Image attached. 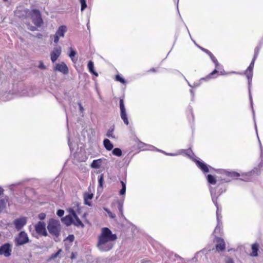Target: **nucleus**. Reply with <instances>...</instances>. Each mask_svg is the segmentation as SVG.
<instances>
[{
	"label": "nucleus",
	"instance_id": "obj_1",
	"mask_svg": "<svg viewBox=\"0 0 263 263\" xmlns=\"http://www.w3.org/2000/svg\"><path fill=\"white\" fill-rule=\"evenodd\" d=\"M116 234H112L108 228H103L101 234L98 236L97 247L102 251H108L111 250L114 246L112 241L117 239Z\"/></svg>",
	"mask_w": 263,
	"mask_h": 263
},
{
	"label": "nucleus",
	"instance_id": "obj_2",
	"mask_svg": "<svg viewBox=\"0 0 263 263\" xmlns=\"http://www.w3.org/2000/svg\"><path fill=\"white\" fill-rule=\"evenodd\" d=\"M81 209V208L78 205L76 207L68 209L67 211L69 214L63 217L61 221L67 226L72 224L76 227L83 228L84 225L78 216V214L80 213Z\"/></svg>",
	"mask_w": 263,
	"mask_h": 263
},
{
	"label": "nucleus",
	"instance_id": "obj_3",
	"mask_svg": "<svg viewBox=\"0 0 263 263\" xmlns=\"http://www.w3.org/2000/svg\"><path fill=\"white\" fill-rule=\"evenodd\" d=\"M26 14H28L33 23L37 27H41L43 24V20L40 11L38 9H34L31 10H25Z\"/></svg>",
	"mask_w": 263,
	"mask_h": 263
},
{
	"label": "nucleus",
	"instance_id": "obj_4",
	"mask_svg": "<svg viewBox=\"0 0 263 263\" xmlns=\"http://www.w3.org/2000/svg\"><path fill=\"white\" fill-rule=\"evenodd\" d=\"M47 229L51 235L56 237L59 236L61 230L59 220L53 218L49 219L48 222Z\"/></svg>",
	"mask_w": 263,
	"mask_h": 263
},
{
	"label": "nucleus",
	"instance_id": "obj_5",
	"mask_svg": "<svg viewBox=\"0 0 263 263\" xmlns=\"http://www.w3.org/2000/svg\"><path fill=\"white\" fill-rule=\"evenodd\" d=\"M29 241L27 234L24 231H21L15 238V243L16 246H22Z\"/></svg>",
	"mask_w": 263,
	"mask_h": 263
},
{
	"label": "nucleus",
	"instance_id": "obj_6",
	"mask_svg": "<svg viewBox=\"0 0 263 263\" xmlns=\"http://www.w3.org/2000/svg\"><path fill=\"white\" fill-rule=\"evenodd\" d=\"M37 234L41 236H46L47 233L46 230V224L44 222L39 221L34 226Z\"/></svg>",
	"mask_w": 263,
	"mask_h": 263
},
{
	"label": "nucleus",
	"instance_id": "obj_7",
	"mask_svg": "<svg viewBox=\"0 0 263 263\" xmlns=\"http://www.w3.org/2000/svg\"><path fill=\"white\" fill-rule=\"evenodd\" d=\"M11 252L12 246L9 243H5L0 247V255L7 257L11 255Z\"/></svg>",
	"mask_w": 263,
	"mask_h": 263
},
{
	"label": "nucleus",
	"instance_id": "obj_8",
	"mask_svg": "<svg viewBox=\"0 0 263 263\" xmlns=\"http://www.w3.org/2000/svg\"><path fill=\"white\" fill-rule=\"evenodd\" d=\"M120 116L121 118L123 121L124 123L128 125L129 124L126 112L125 107L124 104V101L123 99L120 100Z\"/></svg>",
	"mask_w": 263,
	"mask_h": 263
},
{
	"label": "nucleus",
	"instance_id": "obj_9",
	"mask_svg": "<svg viewBox=\"0 0 263 263\" xmlns=\"http://www.w3.org/2000/svg\"><path fill=\"white\" fill-rule=\"evenodd\" d=\"M67 31V28L66 26H60L57 30L54 39V42L57 44L59 41L60 37H64L65 32Z\"/></svg>",
	"mask_w": 263,
	"mask_h": 263
},
{
	"label": "nucleus",
	"instance_id": "obj_10",
	"mask_svg": "<svg viewBox=\"0 0 263 263\" xmlns=\"http://www.w3.org/2000/svg\"><path fill=\"white\" fill-rule=\"evenodd\" d=\"M216 249L218 252L223 251L226 249V243L224 240L220 237L216 238Z\"/></svg>",
	"mask_w": 263,
	"mask_h": 263
},
{
	"label": "nucleus",
	"instance_id": "obj_11",
	"mask_svg": "<svg viewBox=\"0 0 263 263\" xmlns=\"http://www.w3.org/2000/svg\"><path fill=\"white\" fill-rule=\"evenodd\" d=\"M27 222V219L26 217H22L20 218L16 219L14 221V224L16 229L18 230H21Z\"/></svg>",
	"mask_w": 263,
	"mask_h": 263
},
{
	"label": "nucleus",
	"instance_id": "obj_12",
	"mask_svg": "<svg viewBox=\"0 0 263 263\" xmlns=\"http://www.w3.org/2000/svg\"><path fill=\"white\" fill-rule=\"evenodd\" d=\"M61 53V49L60 47H57L54 48L53 50L51 53V60L54 63L57 61L58 58L60 57Z\"/></svg>",
	"mask_w": 263,
	"mask_h": 263
},
{
	"label": "nucleus",
	"instance_id": "obj_13",
	"mask_svg": "<svg viewBox=\"0 0 263 263\" xmlns=\"http://www.w3.org/2000/svg\"><path fill=\"white\" fill-rule=\"evenodd\" d=\"M55 70L60 71L65 74L68 73V68L67 65L63 62L57 64L55 66Z\"/></svg>",
	"mask_w": 263,
	"mask_h": 263
},
{
	"label": "nucleus",
	"instance_id": "obj_14",
	"mask_svg": "<svg viewBox=\"0 0 263 263\" xmlns=\"http://www.w3.org/2000/svg\"><path fill=\"white\" fill-rule=\"evenodd\" d=\"M197 166L204 173H208L209 172L208 166L203 162L199 161L198 160H195V161Z\"/></svg>",
	"mask_w": 263,
	"mask_h": 263
},
{
	"label": "nucleus",
	"instance_id": "obj_15",
	"mask_svg": "<svg viewBox=\"0 0 263 263\" xmlns=\"http://www.w3.org/2000/svg\"><path fill=\"white\" fill-rule=\"evenodd\" d=\"M252 252L250 256L252 257L258 256V251H259V244L257 242L254 243L251 245Z\"/></svg>",
	"mask_w": 263,
	"mask_h": 263
},
{
	"label": "nucleus",
	"instance_id": "obj_16",
	"mask_svg": "<svg viewBox=\"0 0 263 263\" xmlns=\"http://www.w3.org/2000/svg\"><path fill=\"white\" fill-rule=\"evenodd\" d=\"M93 195L92 193H85L84 194V203L85 204L90 206L91 202L90 200L92 199Z\"/></svg>",
	"mask_w": 263,
	"mask_h": 263
},
{
	"label": "nucleus",
	"instance_id": "obj_17",
	"mask_svg": "<svg viewBox=\"0 0 263 263\" xmlns=\"http://www.w3.org/2000/svg\"><path fill=\"white\" fill-rule=\"evenodd\" d=\"M103 159H104L100 158L93 160L91 164V167L93 168H100L102 163Z\"/></svg>",
	"mask_w": 263,
	"mask_h": 263
},
{
	"label": "nucleus",
	"instance_id": "obj_18",
	"mask_svg": "<svg viewBox=\"0 0 263 263\" xmlns=\"http://www.w3.org/2000/svg\"><path fill=\"white\" fill-rule=\"evenodd\" d=\"M87 67L90 73L94 74L96 77L98 76V73L94 70V64L92 61H89L88 62Z\"/></svg>",
	"mask_w": 263,
	"mask_h": 263
},
{
	"label": "nucleus",
	"instance_id": "obj_19",
	"mask_svg": "<svg viewBox=\"0 0 263 263\" xmlns=\"http://www.w3.org/2000/svg\"><path fill=\"white\" fill-rule=\"evenodd\" d=\"M103 144L104 147L107 151H111L113 148V144L108 139H105L104 140Z\"/></svg>",
	"mask_w": 263,
	"mask_h": 263
},
{
	"label": "nucleus",
	"instance_id": "obj_20",
	"mask_svg": "<svg viewBox=\"0 0 263 263\" xmlns=\"http://www.w3.org/2000/svg\"><path fill=\"white\" fill-rule=\"evenodd\" d=\"M225 174L227 176L232 178V179H237L238 177L240 176V174L236 172H228L227 171L225 173Z\"/></svg>",
	"mask_w": 263,
	"mask_h": 263
},
{
	"label": "nucleus",
	"instance_id": "obj_21",
	"mask_svg": "<svg viewBox=\"0 0 263 263\" xmlns=\"http://www.w3.org/2000/svg\"><path fill=\"white\" fill-rule=\"evenodd\" d=\"M8 200L9 198L7 196H6L5 198L0 200V212L5 209Z\"/></svg>",
	"mask_w": 263,
	"mask_h": 263
},
{
	"label": "nucleus",
	"instance_id": "obj_22",
	"mask_svg": "<svg viewBox=\"0 0 263 263\" xmlns=\"http://www.w3.org/2000/svg\"><path fill=\"white\" fill-rule=\"evenodd\" d=\"M253 73V71L248 69H246V71H245V74L248 79V83L249 84L251 83L252 81Z\"/></svg>",
	"mask_w": 263,
	"mask_h": 263
},
{
	"label": "nucleus",
	"instance_id": "obj_23",
	"mask_svg": "<svg viewBox=\"0 0 263 263\" xmlns=\"http://www.w3.org/2000/svg\"><path fill=\"white\" fill-rule=\"evenodd\" d=\"M208 182L211 184H215L216 183V179L215 177L211 174L208 175L206 176Z\"/></svg>",
	"mask_w": 263,
	"mask_h": 263
},
{
	"label": "nucleus",
	"instance_id": "obj_24",
	"mask_svg": "<svg viewBox=\"0 0 263 263\" xmlns=\"http://www.w3.org/2000/svg\"><path fill=\"white\" fill-rule=\"evenodd\" d=\"M122 185V189L119 192L120 195H124L126 192V183L123 181H120Z\"/></svg>",
	"mask_w": 263,
	"mask_h": 263
},
{
	"label": "nucleus",
	"instance_id": "obj_25",
	"mask_svg": "<svg viewBox=\"0 0 263 263\" xmlns=\"http://www.w3.org/2000/svg\"><path fill=\"white\" fill-rule=\"evenodd\" d=\"M122 185V189L119 192L120 195H124L126 192V183L123 181H120Z\"/></svg>",
	"mask_w": 263,
	"mask_h": 263
},
{
	"label": "nucleus",
	"instance_id": "obj_26",
	"mask_svg": "<svg viewBox=\"0 0 263 263\" xmlns=\"http://www.w3.org/2000/svg\"><path fill=\"white\" fill-rule=\"evenodd\" d=\"M104 183V175L103 174H101L98 176V183L99 187H103Z\"/></svg>",
	"mask_w": 263,
	"mask_h": 263
},
{
	"label": "nucleus",
	"instance_id": "obj_27",
	"mask_svg": "<svg viewBox=\"0 0 263 263\" xmlns=\"http://www.w3.org/2000/svg\"><path fill=\"white\" fill-rule=\"evenodd\" d=\"M260 49H261V46H258L255 48L254 54L253 59H254L255 60H256V59L258 55L259 52L260 50Z\"/></svg>",
	"mask_w": 263,
	"mask_h": 263
},
{
	"label": "nucleus",
	"instance_id": "obj_28",
	"mask_svg": "<svg viewBox=\"0 0 263 263\" xmlns=\"http://www.w3.org/2000/svg\"><path fill=\"white\" fill-rule=\"evenodd\" d=\"M113 155H115V156H118V157H120L122 156V151L121 150V149H120L119 148H114L113 150H112V152Z\"/></svg>",
	"mask_w": 263,
	"mask_h": 263
},
{
	"label": "nucleus",
	"instance_id": "obj_29",
	"mask_svg": "<svg viewBox=\"0 0 263 263\" xmlns=\"http://www.w3.org/2000/svg\"><path fill=\"white\" fill-rule=\"evenodd\" d=\"M79 1L81 5V10L83 11L87 7L86 0H79Z\"/></svg>",
	"mask_w": 263,
	"mask_h": 263
},
{
	"label": "nucleus",
	"instance_id": "obj_30",
	"mask_svg": "<svg viewBox=\"0 0 263 263\" xmlns=\"http://www.w3.org/2000/svg\"><path fill=\"white\" fill-rule=\"evenodd\" d=\"M201 49L205 53H206L207 54H208L211 59L213 58V57H215L212 53L211 52H210L209 50H208V49H205L204 48H201Z\"/></svg>",
	"mask_w": 263,
	"mask_h": 263
},
{
	"label": "nucleus",
	"instance_id": "obj_31",
	"mask_svg": "<svg viewBox=\"0 0 263 263\" xmlns=\"http://www.w3.org/2000/svg\"><path fill=\"white\" fill-rule=\"evenodd\" d=\"M201 49L205 53H206L207 54H208L211 59L213 58V57H215L212 53L211 52H210L209 50H208V49H205L204 48H201Z\"/></svg>",
	"mask_w": 263,
	"mask_h": 263
},
{
	"label": "nucleus",
	"instance_id": "obj_32",
	"mask_svg": "<svg viewBox=\"0 0 263 263\" xmlns=\"http://www.w3.org/2000/svg\"><path fill=\"white\" fill-rule=\"evenodd\" d=\"M201 49L205 53H206L207 54H208L211 59L213 58V57H215L212 53L211 52H210L209 50H208V49H205L204 48H201Z\"/></svg>",
	"mask_w": 263,
	"mask_h": 263
},
{
	"label": "nucleus",
	"instance_id": "obj_33",
	"mask_svg": "<svg viewBox=\"0 0 263 263\" xmlns=\"http://www.w3.org/2000/svg\"><path fill=\"white\" fill-rule=\"evenodd\" d=\"M201 49L205 53H206L207 54H208L211 59L213 58V57H215L212 53L211 52H210L209 50H208V49H205L204 48H201Z\"/></svg>",
	"mask_w": 263,
	"mask_h": 263
},
{
	"label": "nucleus",
	"instance_id": "obj_34",
	"mask_svg": "<svg viewBox=\"0 0 263 263\" xmlns=\"http://www.w3.org/2000/svg\"><path fill=\"white\" fill-rule=\"evenodd\" d=\"M201 49L205 53H206L207 54H208L211 59L213 58V57H215L212 53L211 52H210L209 50H208V49H205L204 48H201Z\"/></svg>",
	"mask_w": 263,
	"mask_h": 263
},
{
	"label": "nucleus",
	"instance_id": "obj_35",
	"mask_svg": "<svg viewBox=\"0 0 263 263\" xmlns=\"http://www.w3.org/2000/svg\"><path fill=\"white\" fill-rule=\"evenodd\" d=\"M201 49L205 53H206L207 54H208L211 59L213 58V57H215L212 53L211 52H210L209 50H208V49H205L204 48H201Z\"/></svg>",
	"mask_w": 263,
	"mask_h": 263
},
{
	"label": "nucleus",
	"instance_id": "obj_36",
	"mask_svg": "<svg viewBox=\"0 0 263 263\" xmlns=\"http://www.w3.org/2000/svg\"><path fill=\"white\" fill-rule=\"evenodd\" d=\"M201 49L205 53H206L207 54H208L211 59L213 58V57H215L212 53L211 52H210L209 50H208V49H205L204 48H201Z\"/></svg>",
	"mask_w": 263,
	"mask_h": 263
},
{
	"label": "nucleus",
	"instance_id": "obj_37",
	"mask_svg": "<svg viewBox=\"0 0 263 263\" xmlns=\"http://www.w3.org/2000/svg\"><path fill=\"white\" fill-rule=\"evenodd\" d=\"M201 49L205 53H206L207 54H208L211 59L213 58V57H215L212 53L211 52H210L209 50H208V49H205L204 48H201Z\"/></svg>",
	"mask_w": 263,
	"mask_h": 263
},
{
	"label": "nucleus",
	"instance_id": "obj_38",
	"mask_svg": "<svg viewBox=\"0 0 263 263\" xmlns=\"http://www.w3.org/2000/svg\"><path fill=\"white\" fill-rule=\"evenodd\" d=\"M201 49L205 53H206L207 54H208L211 59L213 58V57H215L212 53L211 52H210L209 50H208V49H205L204 48H201Z\"/></svg>",
	"mask_w": 263,
	"mask_h": 263
},
{
	"label": "nucleus",
	"instance_id": "obj_39",
	"mask_svg": "<svg viewBox=\"0 0 263 263\" xmlns=\"http://www.w3.org/2000/svg\"><path fill=\"white\" fill-rule=\"evenodd\" d=\"M255 61V60L252 59V61L251 62L249 67L247 68V69L253 71Z\"/></svg>",
	"mask_w": 263,
	"mask_h": 263
},
{
	"label": "nucleus",
	"instance_id": "obj_40",
	"mask_svg": "<svg viewBox=\"0 0 263 263\" xmlns=\"http://www.w3.org/2000/svg\"><path fill=\"white\" fill-rule=\"evenodd\" d=\"M116 80L122 84L125 83V80L123 78L120 77L119 75H116Z\"/></svg>",
	"mask_w": 263,
	"mask_h": 263
},
{
	"label": "nucleus",
	"instance_id": "obj_41",
	"mask_svg": "<svg viewBox=\"0 0 263 263\" xmlns=\"http://www.w3.org/2000/svg\"><path fill=\"white\" fill-rule=\"evenodd\" d=\"M76 52L73 50L72 48H70V52L69 54V56L70 57L72 61H74L73 57L76 55Z\"/></svg>",
	"mask_w": 263,
	"mask_h": 263
},
{
	"label": "nucleus",
	"instance_id": "obj_42",
	"mask_svg": "<svg viewBox=\"0 0 263 263\" xmlns=\"http://www.w3.org/2000/svg\"><path fill=\"white\" fill-rule=\"evenodd\" d=\"M74 236L73 235H69L66 238V240H68L70 242H72L74 241Z\"/></svg>",
	"mask_w": 263,
	"mask_h": 263
},
{
	"label": "nucleus",
	"instance_id": "obj_43",
	"mask_svg": "<svg viewBox=\"0 0 263 263\" xmlns=\"http://www.w3.org/2000/svg\"><path fill=\"white\" fill-rule=\"evenodd\" d=\"M217 72L218 71L217 70V69H215L212 72L210 73L208 77L210 78H214V75L217 73Z\"/></svg>",
	"mask_w": 263,
	"mask_h": 263
},
{
	"label": "nucleus",
	"instance_id": "obj_44",
	"mask_svg": "<svg viewBox=\"0 0 263 263\" xmlns=\"http://www.w3.org/2000/svg\"><path fill=\"white\" fill-rule=\"evenodd\" d=\"M213 62L215 64L216 67L217 68L219 66V63L215 57H213L211 59Z\"/></svg>",
	"mask_w": 263,
	"mask_h": 263
},
{
	"label": "nucleus",
	"instance_id": "obj_45",
	"mask_svg": "<svg viewBox=\"0 0 263 263\" xmlns=\"http://www.w3.org/2000/svg\"><path fill=\"white\" fill-rule=\"evenodd\" d=\"M57 214L59 217H62L64 214V211L63 210H59L57 212Z\"/></svg>",
	"mask_w": 263,
	"mask_h": 263
},
{
	"label": "nucleus",
	"instance_id": "obj_46",
	"mask_svg": "<svg viewBox=\"0 0 263 263\" xmlns=\"http://www.w3.org/2000/svg\"><path fill=\"white\" fill-rule=\"evenodd\" d=\"M112 135H113V129H111V130L109 129L108 130L106 136L108 137H114Z\"/></svg>",
	"mask_w": 263,
	"mask_h": 263
},
{
	"label": "nucleus",
	"instance_id": "obj_47",
	"mask_svg": "<svg viewBox=\"0 0 263 263\" xmlns=\"http://www.w3.org/2000/svg\"><path fill=\"white\" fill-rule=\"evenodd\" d=\"M39 218L41 220H44L46 217V214L44 213H40L39 215Z\"/></svg>",
	"mask_w": 263,
	"mask_h": 263
},
{
	"label": "nucleus",
	"instance_id": "obj_48",
	"mask_svg": "<svg viewBox=\"0 0 263 263\" xmlns=\"http://www.w3.org/2000/svg\"><path fill=\"white\" fill-rule=\"evenodd\" d=\"M61 251H62V250L60 249L56 253L52 254L51 258H56L58 256V255L61 253Z\"/></svg>",
	"mask_w": 263,
	"mask_h": 263
},
{
	"label": "nucleus",
	"instance_id": "obj_49",
	"mask_svg": "<svg viewBox=\"0 0 263 263\" xmlns=\"http://www.w3.org/2000/svg\"><path fill=\"white\" fill-rule=\"evenodd\" d=\"M37 26H30L29 27H28V29L30 30V31H35L37 30Z\"/></svg>",
	"mask_w": 263,
	"mask_h": 263
},
{
	"label": "nucleus",
	"instance_id": "obj_50",
	"mask_svg": "<svg viewBox=\"0 0 263 263\" xmlns=\"http://www.w3.org/2000/svg\"><path fill=\"white\" fill-rule=\"evenodd\" d=\"M39 67L42 69H46V66L44 65L42 62H40V64L39 65Z\"/></svg>",
	"mask_w": 263,
	"mask_h": 263
},
{
	"label": "nucleus",
	"instance_id": "obj_51",
	"mask_svg": "<svg viewBox=\"0 0 263 263\" xmlns=\"http://www.w3.org/2000/svg\"><path fill=\"white\" fill-rule=\"evenodd\" d=\"M226 263H234V261L232 258H229L227 259Z\"/></svg>",
	"mask_w": 263,
	"mask_h": 263
},
{
	"label": "nucleus",
	"instance_id": "obj_52",
	"mask_svg": "<svg viewBox=\"0 0 263 263\" xmlns=\"http://www.w3.org/2000/svg\"><path fill=\"white\" fill-rule=\"evenodd\" d=\"M108 214L109 215V216L112 218H115L116 217L115 215V214H113L111 212H108Z\"/></svg>",
	"mask_w": 263,
	"mask_h": 263
},
{
	"label": "nucleus",
	"instance_id": "obj_53",
	"mask_svg": "<svg viewBox=\"0 0 263 263\" xmlns=\"http://www.w3.org/2000/svg\"><path fill=\"white\" fill-rule=\"evenodd\" d=\"M119 210L120 211V212H121V214H122V206L121 205H119Z\"/></svg>",
	"mask_w": 263,
	"mask_h": 263
},
{
	"label": "nucleus",
	"instance_id": "obj_54",
	"mask_svg": "<svg viewBox=\"0 0 263 263\" xmlns=\"http://www.w3.org/2000/svg\"><path fill=\"white\" fill-rule=\"evenodd\" d=\"M43 36L42 34H41V33H37L36 34V37H37L38 38L40 39V38H42Z\"/></svg>",
	"mask_w": 263,
	"mask_h": 263
},
{
	"label": "nucleus",
	"instance_id": "obj_55",
	"mask_svg": "<svg viewBox=\"0 0 263 263\" xmlns=\"http://www.w3.org/2000/svg\"><path fill=\"white\" fill-rule=\"evenodd\" d=\"M4 190L3 189L0 187V196L3 194Z\"/></svg>",
	"mask_w": 263,
	"mask_h": 263
},
{
	"label": "nucleus",
	"instance_id": "obj_56",
	"mask_svg": "<svg viewBox=\"0 0 263 263\" xmlns=\"http://www.w3.org/2000/svg\"><path fill=\"white\" fill-rule=\"evenodd\" d=\"M75 257H76V256H75L74 254L73 253H72L71 255V258L73 259Z\"/></svg>",
	"mask_w": 263,
	"mask_h": 263
},
{
	"label": "nucleus",
	"instance_id": "obj_57",
	"mask_svg": "<svg viewBox=\"0 0 263 263\" xmlns=\"http://www.w3.org/2000/svg\"><path fill=\"white\" fill-rule=\"evenodd\" d=\"M150 71H153V72H156L157 70V69H155L154 68H152V69H150Z\"/></svg>",
	"mask_w": 263,
	"mask_h": 263
},
{
	"label": "nucleus",
	"instance_id": "obj_58",
	"mask_svg": "<svg viewBox=\"0 0 263 263\" xmlns=\"http://www.w3.org/2000/svg\"><path fill=\"white\" fill-rule=\"evenodd\" d=\"M87 214L86 213H85L83 215V218H85L86 216H87Z\"/></svg>",
	"mask_w": 263,
	"mask_h": 263
},
{
	"label": "nucleus",
	"instance_id": "obj_59",
	"mask_svg": "<svg viewBox=\"0 0 263 263\" xmlns=\"http://www.w3.org/2000/svg\"><path fill=\"white\" fill-rule=\"evenodd\" d=\"M79 105H80V109H81V110H83V107L82 106V105H81V104H79Z\"/></svg>",
	"mask_w": 263,
	"mask_h": 263
},
{
	"label": "nucleus",
	"instance_id": "obj_60",
	"mask_svg": "<svg viewBox=\"0 0 263 263\" xmlns=\"http://www.w3.org/2000/svg\"><path fill=\"white\" fill-rule=\"evenodd\" d=\"M84 222H86V223H88L89 222L88 221L87 219H84Z\"/></svg>",
	"mask_w": 263,
	"mask_h": 263
},
{
	"label": "nucleus",
	"instance_id": "obj_61",
	"mask_svg": "<svg viewBox=\"0 0 263 263\" xmlns=\"http://www.w3.org/2000/svg\"><path fill=\"white\" fill-rule=\"evenodd\" d=\"M230 73H236L237 72H235V71H232L231 72H230Z\"/></svg>",
	"mask_w": 263,
	"mask_h": 263
},
{
	"label": "nucleus",
	"instance_id": "obj_62",
	"mask_svg": "<svg viewBox=\"0 0 263 263\" xmlns=\"http://www.w3.org/2000/svg\"><path fill=\"white\" fill-rule=\"evenodd\" d=\"M174 1H175V2H178V0H174Z\"/></svg>",
	"mask_w": 263,
	"mask_h": 263
},
{
	"label": "nucleus",
	"instance_id": "obj_63",
	"mask_svg": "<svg viewBox=\"0 0 263 263\" xmlns=\"http://www.w3.org/2000/svg\"><path fill=\"white\" fill-rule=\"evenodd\" d=\"M4 1L6 2V1H8V0H4Z\"/></svg>",
	"mask_w": 263,
	"mask_h": 263
}]
</instances>
